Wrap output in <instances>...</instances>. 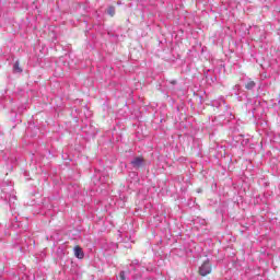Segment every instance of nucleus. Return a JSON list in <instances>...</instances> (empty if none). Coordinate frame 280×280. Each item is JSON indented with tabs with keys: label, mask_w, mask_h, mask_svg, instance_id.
<instances>
[{
	"label": "nucleus",
	"mask_w": 280,
	"mask_h": 280,
	"mask_svg": "<svg viewBox=\"0 0 280 280\" xmlns=\"http://www.w3.org/2000/svg\"><path fill=\"white\" fill-rule=\"evenodd\" d=\"M212 106H215L217 108H225L224 117H226L229 121H230V119L235 118L233 116V113H231V110H230L231 107H229V105H226V101L224 100V97H220L218 101H213Z\"/></svg>",
	"instance_id": "obj_1"
},
{
	"label": "nucleus",
	"mask_w": 280,
	"mask_h": 280,
	"mask_svg": "<svg viewBox=\"0 0 280 280\" xmlns=\"http://www.w3.org/2000/svg\"><path fill=\"white\" fill-rule=\"evenodd\" d=\"M211 262L209 260L203 261V264L199 267V275L201 277H207V275H211Z\"/></svg>",
	"instance_id": "obj_2"
},
{
	"label": "nucleus",
	"mask_w": 280,
	"mask_h": 280,
	"mask_svg": "<svg viewBox=\"0 0 280 280\" xmlns=\"http://www.w3.org/2000/svg\"><path fill=\"white\" fill-rule=\"evenodd\" d=\"M145 163V160L142 156H136L131 160V166L133 170H140V167H143Z\"/></svg>",
	"instance_id": "obj_3"
},
{
	"label": "nucleus",
	"mask_w": 280,
	"mask_h": 280,
	"mask_svg": "<svg viewBox=\"0 0 280 280\" xmlns=\"http://www.w3.org/2000/svg\"><path fill=\"white\" fill-rule=\"evenodd\" d=\"M74 257H77V259H84V252L80 246L74 247Z\"/></svg>",
	"instance_id": "obj_4"
},
{
	"label": "nucleus",
	"mask_w": 280,
	"mask_h": 280,
	"mask_svg": "<svg viewBox=\"0 0 280 280\" xmlns=\"http://www.w3.org/2000/svg\"><path fill=\"white\" fill-rule=\"evenodd\" d=\"M255 86H257V83H255V81L248 79L246 82H245V89L247 91H253V89H255Z\"/></svg>",
	"instance_id": "obj_5"
},
{
	"label": "nucleus",
	"mask_w": 280,
	"mask_h": 280,
	"mask_svg": "<svg viewBox=\"0 0 280 280\" xmlns=\"http://www.w3.org/2000/svg\"><path fill=\"white\" fill-rule=\"evenodd\" d=\"M233 91H234V95L237 97V101L242 102V96H240V91H241L240 85H235L233 88Z\"/></svg>",
	"instance_id": "obj_6"
},
{
	"label": "nucleus",
	"mask_w": 280,
	"mask_h": 280,
	"mask_svg": "<svg viewBox=\"0 0 280 280\" xmlns=\"http://www.w3.org/2000/svg\"><path fill=\"white\" fill-rule=\"evenodd\" d=\"M13 70H14L15 73H22L23 72V69H21V67L19 66V61H16L13 65Z\"/></svg>",
	"instance_id": "obj_7"
},
{
	"label": "nucleus",
	"mask_w": 280,
	"mask_h": 280,
	"mask_svg": "<svg viewBox=\"0 0 280 280\" xmlns=\"http://www.w3.org/2000/svg\"><path fill=\"white\" fill-rule=\"evenodd\" d=\"M107 14H109V16H115V7H108Z\"/></svg>",
	"instance_id": "obj_8"
},
{
	"label": "nucleus",
	"mask_w": 280,
	"mask_h": 280,
	"mask_svg": "<svg viewBox=\"0 0 280 280\" xmlns=\"http://www.w3.org/2000/svg\"><path fill=\"white\" fill-rule=\"evenodd\" d=\"M119 280H126V271H120Z\"/></svg>",
	"instance_id": "obj_9"
},
{
	"label": "nucleus",
	"mask_w": 280,
	"mask_h": 280,
	"mask_svg": "<svg viewBox=\"0 0 280 280\" xmlns=\"http://www.w3.org/2000/svg\"><path fill=\"white\" fill-rule=\"evenodd\" d=\"M34 130L35 132L33 135H31V137H36V135H38V127L34 126Z\"/></svg>",
	"instance_id": "obj_10"
},
{
	"label": "nucleus",
	"mask_w": 280,
	"mask_h": 280,
	"mask_svg": "<svg viewBox=\"0 0 280 280\" xmlns=\"http://www.w3.org/2000/svg\"><path fill=\"white\" fill-rule=\"evenodd\" d=\"M12 280H21V278H19V276L13 275V279Z\"/></svg>",
	"instance_id": "obj_11"
},
{
	"label": "nucleus",
	"mask_w": 280,
	"mask_h": 280,
	"mask_svg": "<svg viewBox=\"0 0 280 280\" xmlns=\"http://www.w3.org/2000/svg\"><path fill=\"white\" fill-rule=\"evenodd\" d=\"M10 161H11V163H14V161H16V159L11 158Z\"/></svg>",
	"instance_id": "obj_12"
},
{
	"label": "nucleus",
	"mask_w": 280,
	"mask_h": 280,
	"mask_svg": "<svg viewBox=\"0 0 280 280\" xmlns=\"http://www.w3.org/2000/svg\"><path fill=\"white\" fill-rule=\"evenodd\" d=\"M31 130H32V127H28L27 132H30Z\"/></svg>",
	"instance_id": "obj_13"
},
{
	"label": "nucleus",
	"mask_w": 280,
	"mask_h": 280,
	"mask_svg": "<svg viewBox=\"0 0 280 280\" xmlns=\"http://www.w3.org/2000/svg\"><path fill=\"white\" fill-rule=\"evenodd\" d=\"M171 84H176V81H172Z\"/></svg>",
	"instance_id": "obj_14"
},
{
	"label": "nucleus",
	"mask_w": 280,
	"mask_h": 280,
	"mask_svg": "<svg viewBox=\"0 0 280 280\" xmlns=\"http://www.w3.org/2000/svg\"><path fill=\"white\" fill-rule=\"evenodd\" d=\"M207 80H209V75H206Z\"/></svg>",
	"instance_id": "obj_15"
}]
</instances>
